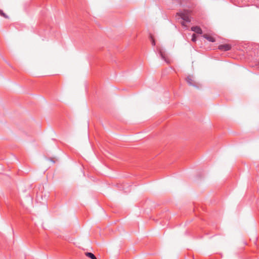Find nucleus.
I'll return each mask as SVG.
<instances>
[{"instance_id": "5", "label": "nucleus", "mask_w": 259, "mask_h": 259, "mask_svg": "<svg viewBox=\"0 0 259 259\" xmlns=\"http://www.w3.org/2000/svg\"><path fill=\"white\" fill-rule=\"evenodd\" d=\"M191 29L192 31L198 34H201L202 33V30L199 26H193L191 27Z\"/></svg>"}, {"instance_id": "2", "label": "nucleus", "mask_w": 259, "mask_h": 259, "mask_svg": "<svg viewBox=\"0 0 259 259\" xmlns=\"http://www.w3.org/2000/svg\"><path fill=\"white\" fill-rule=\"evenodd\" d=\"M231 48V45L228 44L221 45L218 46V49L222 51H227L230 50Z\"/></svg>"}, {"instance_id": "8", "label": "nucleus", "mask_w": 259, "mask_h": 259, "mask_svg": "<svg viewBox=\"0 0 259 259\" xmlns=\"http://www.w3.org/2000/svg\"><path fill=\"white\" fill-rule=\"evenodd\" d=\"M150 38L152 46H154L155 45V41L151 34H150Z\"/></svg>"}, {"instance_id": "10", "label": "nucleus", "mask_w": 259, "mask_h": 259, "mask_svg": "<svg viewBox=\"0 0 259 259\" xmlns=\"http://www.w3.org/2000/svg\"><path fill=\"white\" fill-rule=\"evenodd\" d=\"M0 15L5 18H8V16L6 15L5 13H4V12L2 10H0Z\"/></svg>"}, {"instance_id": "4", "label": "nucleus", "mask_w": 259, "mask_h": 259, "mask_svg": "<svg viewBox=\"0 0 259 259\" xmlns=\"http://www.w3.org/2000/svg\"><path fill=\"white\" fill-rule=\"evenodd\" d=\"M186 80L189 85L195 86V81L193 79V76L189 75L187 77Z\"/></svg>"}, {"instance_id": "1", "label": "nucleus", "mask_w": 259, "mask_h": 259, "mask_svg": "<svg viewBox=\"0 0 259 259\" xmlns=\"http://www.w3.org/2000/svg\"><path fill=\"white\" fill-rule=\"evenodd\" d=\"M177 15H178L183 20V21L181 22V24L183 26H185V22H190L191 21V19L189 17L188 11H184V12L178 13H177Z\"/></svg>"}, {"instance_id": "7", "label": "nucleus", "mask_w": 259, "mask_h": 259, "mask_svg": "<svg viewBox=\"0 0 259 259\" xmlns=\"http://www.w3.org/2000/svg\"><path fill=\"white\" fill-rule=\"evenodd\" d=\"M85 255L91 259H97L96 256L91 252H85Z\"/></svg>"}, {"instance_id": "9", "label": "nucleus", "mask_w": 259, "mask_h": 259, "mask_svg": "<svg viewBox=\"0 0 259 259\" xmlns=\"http://www.w3.org/2000/svg\"><path fill=\"white\" fill-rule=\"evenodd\" d=\"M196 35L195 34H193L192 36V41H193V42H195L196 41Z\"/></svg>"}, {"instance_id": "11", "label": "nucleus", "mask_w": 259, "mask_h": 259, "mask_svg": "<svg viewBox=\"0 0 259 259\" xmlns=\"http://www.w3.org/2000/svg\"><path fill=\"white\" fill-rule=\"evenodd\" d=\"M180 5H182V3L180 2Z\"/></svg>"}, {"instance_id": "3", "label": "nucleus", "mask_w": 259, "mask_h": 259, "mask_svg": "<svg viewBox=\"0 0 259 259\" xmlns=\"http://www.w3.org/2000/svg\"><path fill=\"white\" fill-rule=\"evenodd\" d=\"M203 37L210 42H213L215 41V38L209 34H204L203 35Z\"/></svg>"}, {"instance_id": "6", "label": "nucleus", "mask_w": 259, "mask_h": 259, "mask_svg": "<svg viewBox=\"0 0 259 259\" xmlns=\"http://www.w3.org/2000/svg\"><path fill=\"white\" fill-rule=\"evenodd\" d=\"M160 55L161 57V58L164 60L166 63H169V61L168 60V59L166 58L165 54L164 52H163L162 51H160L159 52Z\"/></svg>"}]
</instances>
